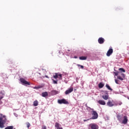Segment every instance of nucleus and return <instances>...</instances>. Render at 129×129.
Returning a JSON list of instances; mask_svg holds the SVG:
<instances>
[{"label":"nucleus","instance_id":"1","mask_svg":"<svg viewBox=\"0 0 129 129\" xmlns=\"http://www.w3.org/2000/svg\"><path fill=\"white\" fill-rule=\"evenodd\" d=\"M8 122V119L7 116L0 114V128H4L5 127V124Z\"/></svg>","mask_w":129,"mask_h":129},{"label":"nucleus","instance_id":"2","mask_svg":"<svg viewBox=\"0 0 129 129\" xmlns=\"http://www.w3.org/2000/svg\"><path fill=\"white\" fill-rule=\"evenodd\" d=\"M88 128L89 129H98L99 128V126H98V125H97L96 123H90L89 125Z\"/></svg>","mask_w":129,"mask_h":129},{"label":"nucleus","instance_id":"3","mask_svg":"<svg viewBox=\"0 0 129 129\" xmlns=\"http://www.w3.org/2000/svg\"><path fill=\"white\" fill-rule=\"evenodd\" d=\"M57 102L59 104H69V102L65 99H58Z\"/></svg>","mask_w":129,"mask_h":129},{"label":"nucleus","instance_id":"4","mask_svg":"<svg viewBox=\"0 0 129 129\" xmlns=\"http://www.w3.org/2000/svg\"><path fill=\"white\" fill-rule=\"evenodd\" d=\"M92 114L93 116L90 119H96L98 117V114L96 111H92Z\"/></svg>","mask_w":129,"mask_h":129},{"label":"nucleus","instance_id":"5","mask_svg":"<svg viewBox=\"0 0 129 129\" xmlns=\"http://www.w3.org/2000/svg\"><path fill=\"white\" fill-rule=\"evenodd\" d=\"M20 81L23 85H30V82L26 81L24 78H20Z\"/></svg>","mask_w":129,"mask_h":129},{"label":"nucleus","instance_id":"6","mask_svg":"<svg viewBox=\"0 0 129 129\" xmlns=\"http://www.w3.org/2000/svg\"><path fill=\"white\" fill-rule=\"evenodd\" d=\"M53 78H54V79H57V78H58L59 80H62V74L57 73H55V75L53 76Z\"/></svg>","mask_w":129,"mask_h":129},{"label":"nucleus","instance_id":"7","mask_svg":"<svg viewBox=\"0 0 129 129\" xmlns=\"http://www.w3.org/2000/svg\"><path fill=\"white\" fill-rule=\"evenodd\" d=\"M113 53V49L112 48H109L106 53V56L109 57L111 54Z\"/></svg>","mask_w":129,"mask_h":129},{"label":"nucleus","instance_id":"8","mask_svg":"<svg viewBox=\"0 0 129 129\" xmlns=\"http://www.w3.org/2000/svg\"><path fill=\"white\" fill-rule=\"evenodd\" d=\"M123 120L122 121V123H123V124H126L127 123V121H128V119H127V116H124L123 117Z\"/></svg>","mask_w":129,"mask_h":129},{"label":"nucleus","instance_id":"9","mask_svg":"<svg viewBox=\"0 0 129 129\" xmlns=\"http://www.w3.org/2000/svg\"><path fill=\"white\" fill-rule=\"evenodd\" d=\"M112 100H109L107 102V105L109 107H112V106H114V104L112 102Z\"/></svg>","mask_w":129,"mask_h":129},{"label":"nucleus","instance_id":"10","mask_svg":"<svg viewBox=\"0 0 129 129\" xmlns=\"http://www.w3.org/2000/svg\"><path fill=\"white\" fill-rule=\"evenodd\" d=\"M73 90H74L73 87L69 88L68 90L66 91L65 94L67 95L68 94H69V93H71V92H72Z\"/></svg>","mask_w":129,"mask_h":129},{"label":"nucleus","instance_id":"11","mask_svg":"<svg viewBox=\"0 0 129 129\" xmlns=\"http://www.w3.org/2000/svg\"><path fill=\"white\" fill-rule=\"evenodd\" d=\"M97 102L99 104H100V105H105V104H106V103H105V101L103 100H98Z\"/></svg>","mask_w":129,"mask_h":129},{"label":"nucleus","instance_id":"12","mask_svg":"<svg viewBox=\"0 0 129 129\" xmlns=\"http://www.w3.org/2000/svg\"><path fill=\"white\" fill-rule=\"evenodd\" d=\"M98 42L99 44H103V43H104V38L102 37L99 38Z\"/></svg>","mask_w":129,"mask_h":129},{"label":"nucleus","instance_id":"13","mask_svg":"<svg viewBox=\"0 0 129 129\" xmlns=\"http://www.w3.org/2000/svg\"><path fill=\"white\" fill-rule=\"evenodd\" d=\"M55 127H56V129H63V127H60V124H59L58 122H55Z\"/></svg>","mask_w":129,"mask_h":129},{"label":"nucleus","instance_id":"14","mask_svg":"<svg viewBox=\"0 0 129 129\" xmlns=\"http://www.w3.org/2000/svg\"><path fill=\"white\" fill-rule=\"evenodd\" d=\"M117 118L119 121H122V118H123V116H122V115H117Z\"/></svg>","mask_w":129,"mask_h":129},{"label":"nucleus","instance_id":"15","mask_svg":"<svg viewBox=\"0 0 129 129\" xmlns=\"http://www.w3.org/2000/svg\"><path fill=\"white\" fill-rule=\"evenodd\" d=\"M42 97H47L48 96V92H43L41 94Z\"/></svg>","mask_w":129,"mask_h":129},{"label":"nucleus","instance_id":"16","mask_svg":"<svg viewBox=\"0 0 129 129\" xmlns=\"http://www.w3.org/2000/svg\"><path fill=\"white\" fill-rule=\"evenodd\" d=\"M33 88L34 89H40V88H43V85L35 86Z\"/></svg>","mask_w":129,"mask_h":129},{"label":"nucleus","instance_id":"17","mask_svg":"<svg viewBox=\"0 0 129 129\" xmlns=\"http://www.w3.org/2000/svg\"><path fill=\"white\" fill-rule=\"evenodd\" d=\"M102 97L104 100H107L108 99L109 96L108 95H102Z\"/></svg>","mask_w":129,"mask_h":129},{"label":"nucleus","instance_id":"18","mask_svg":"<svg viewBox=\"0 0 129 129\" xmlns=\"http://www.w3.org/2000/svg\"><path fill=\"white\" fill-rule=\"evenodd\" d=\"M51 93L52 95H56V94H58V91L56 90L51 91Z\"/></svg>","mask_w":129,"mask_h":129},{"label":"nucleus","instance_id":"19","mask_svg":"<svg viewBox=\"0 0 129 129\" xmlns=\"http://www.w3.org/2000/svg\"><path fill=\"white\" fill-rule=\"evenodd\" d=\"M39 105V102L37 100H35L33 102V106H38Z\"/></svg>","mask_w":129,"mask_h":129},{"label":"nucleus","instance_id":"20","mask_svg":"<svg viewBox=\"0 0 129 129\" xmlns=\"http://www.w3.org/2000/svg\"><path fill=\"white\" fill-rule=\"evenodd\" d=\"M103 86H104V84L103 83L100 82L99 84H98V87L99 88H102V87H103Z\"/></svg>","mask_w":129,"mask_h":129},{"label":"nucleus","instance_id":"21","mask_svg":"<svg viewBox=\"0 0 129 129\" xmlns=\"http://www.w3.org/2000/svg\"><path fill=\"white\" fill-rule=\"evenodd\" d=\"M80 60H86L87 59V56H80L79 57Z\"/></svg>","mask_w":129,"mask_h":129},{"label":"nucleus","instance_id":"22","mask_svg":"<svg viewBox=\"0 0 129 129\" xmlns=\"http://www.w3.org/2000/svg\"><path fill=\"white\" fill-rule=\"evenodd\" d=\"M106 88H107V89H108L109 90H110L111 91H112V89H111L110 88V86H109V85H108V84H106Z\"/></svg>","mask_w":129,"mask_h":129},{"label":"nucleus","instance_id":"23","mask_svg":"<svg viewBox=\"0 0 129 129\" xmlns=\"http://www.w3.org/2000/svg\"><path fill=\"white\" fill-rule=\"evenodd\" d=\"M117 79H119V80H121V81H122V80H123V78L122 77H121L120 76H118Z\"/></svg>","mask_w":129,"mask_h":129},{"label":"nucleus","instance_id":"24","mask_svg":"<svg viewBox=\"0 0 129 129\" xmlns=\"http://www.w3.org/2000/svg\"><path fill=\"white\" fill-rule=\"evenodd\" d=\"M119 71H121V72H125V70L123 69V68H119Z\"/></svg>","mask_w":129,"mask_h":129},{"label":"nucleus","instance_id":"25","mask_svg":"<svg viewBox=\"0 0 129 129\" xmlns=\"http://www.w3.org/2000/svg\"><path fill=\"white\" fill-rule=\"evenodd\" d=\"M115 82L116 84H120L119 81H118V80L115 79Z\"/></svg>","mask_w":129,"mask_h":129},{"label":"nucleus","instance_id":"26","mask_svg":"<svg viewBox=\"0 0 129 129\" xmlns=\"http://www.w3.org/2000/svg\"><path fill=\"white\" fill-rule=\"evenodd\" d=\"M52 81L54 84H58L57 81H55L54 80H52Z\"/></svg>","mask_w":129,"mask_h":129},{"label":"nucleus","instance_id":"27","mask_svg":"<svg viewBox=\"0 0 129 129\" xmlns=\"http://www.w3.org/2000/svg\"><path fill=\"white\" fill-rule=\"evenodd\" d=\"M77 66L78 67H81V69H83V68H84V67L83 66H81L80 64H77Z\"/></svg>","mask_w":129,"mask_h":129},{"label":"nucleus","instance_id":"28","mask_svg":"<svg viewBox=\"0 0 129 129\" xmlns=\"http://www.w3.org/2000/svg\"><path fill=\"white\" fill-rule=\"evenodd\" d=\"M26 124H27V126L28 128H29V127H30V126H31V124H30L29 122H27Z\"/></svg>","mask_w":129,"mask_h":129},{"label":"nucleus","instance_id":"29","mask_svg":"<svg viewBox=\"0 0 129 129\" xmlns=\"http://www.w3.org/2000/svg\"><path fill=\"white\" fill-rule=\"evenodd\" d=\"M114 74L115 75V76H117V75H118V73H119V72H113Z\"/></svg>","mask_w":129,"mask_h":129},{"label":"nucleus","instance_id":"30","mask_svg":"<svg viewBox=\"0 0 129 129\" xmlns=\"http://www.w3.org/2000/svg\"><path fill=\"white\" fill-rule=\"evenodd\" d=\"M42 129H47V126H46L45 125H43L42 127Z\"/></svg>","mask_w":129,"mask_h":129},{"label":"nucleus","instance_id":"31","mask_svg":"<svg viewBox=\"0 0 129 129\" xmlns=\"http://www.w3.org/2000/svg\"><path fill=\"white\" fill-rule=\"evenodd\" d=\"M121 76H122V77L123 78H124V77H125V76L124 75V74L121 73Z\"/></svg>","mask_w":129,"mask_h":129},{"label":"nucleus","instance_id":"32","mask_svg":"<svg viewBox=\"0 0 129 129\" xmlns=\"http://www.w3.org/2000/svg\"><path fill=\"white\" fill-rule=\"evenodd\" d=\"M3 98H4L3 96H1L0 97V101H1V100H2V99H3Z\"/></svg>","mask_w":129,"mask_h":129},{"label":"nucleus","instance_id":"33","mask_svg":"<svg viewBox=\"0 0 129 129\" xmlns=\"http://www.w3.org/2000/svg\"><path fill=\"white\" fill-rule=\"evenodd\" d=\"M118 105H121V104H122V103L121 102H119L118 103Z\"/></svg>","mask_w":129,"mask_h":129},{"label":"nucleus","instance_id":"34","mask_svg":"<svg viewBox=\"0 0 129 129\" xmlns=\"http://www.w3.org/2000/svg\"><path fill=\"white\" fill-rule=\"evenodd\" d=\"M90 119H88L87 120L84 119V121H87V120H89Z\"/></svg>","mask_w":129,"mask_h":129},{"label":"nucleus","instance_id":"35","mask_svg":"<svg viewBox=\"0 0 129 129\" xmlns=\"http://www.w3.org/2000/svg\"><path fill=\"white\" fill-rule=\"evenodd\" d=\"M46 78H49V77H47V76H45Z\"/></svg>","mask_w":129,"mask_h":129},{"label":"nucleus","instance_id":"36","mask_svg":"<svg viewBox=\"0 0 129 129\" xmlns=\"http://www.w3.org/2000/svg\"><path fill=\"white\" fill-rule=\"evenodd\" d=\"M75 58L76 59L77 58V56H75Z\"/></svg>","mask_w":129,"mask_h":129},{"label":"nucleus","instance_id":"37","mask_svg":"<svg viewBox=\"0 0 129 129\" xmlns=\"http://www.w3.org/2000/svg\"><path fill=\"white\" fill-rule=\"evenodd\" d=\"M38 74H39V75H41V74H40V73H38Z\"/></svg>","mask_w":129,"mask_h":129},{"label":"nucleus","instance_id":"38","mask_svg":"<svg viewBox=\"0 0 129 129\" xmlns=\"http://www.w3.org/2000/svg\"><path fill=\"white\" fill-rule=\"evenodd\" d=\"M13 129H16V128H13Z\"/></svg>","mask_w":129,"mask_h":129}]
</instances>
